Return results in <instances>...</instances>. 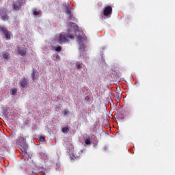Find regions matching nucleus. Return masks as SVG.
<instances>
[{"label":"nucleus","instance_id":"6ab92c4d","mask_svg":"<svg viewBox=\"0 0 175 175\" xmlns=\"http://www.w3.org/2000/svg\"><path fill=\"white\" fill-rule=\"evenodd\" d=\"M76 23H73V22H70L69 23V27H76Z\"/></svg>","mask_w":175,"mask_h":175},{"label":"nucleus","instance_id":"dca6fc26","mask_svg":"<svg viewBox=\"0 0 175 175\" xmlns=\"http://www.w3.org/2000/svg\"><path fill=\"white\" fill-rule=\"evenodd\" d=\"M85 144L90 145L91 144V139H90V137H88L85 141Z\"/></svg>","mask_w":175,"mask_h":175},{"label":"nucleus","instance_id":"aec40b11","mask_svg":"<svg viewBox=\"0 0 175 175\" xmlns=\"http://www.w3.org/2000/svg\"><path fill=\"white\" fill-rule=\"evenodd\" d=\"M39 141L40 142H44V137L40 136V138H39Z\"/></svg>","mask_w":175,"mask_h":175},{"label":"nucleus","instance_id":"b1692460","mask_svg":"<svg viewBox=\"0 0 175 175\" xmlns=\"http://www.w3.org/2000/svg\"><path fill=\"white\" fill-rule=\"evenodd\" d=\"M80 49L83 50V49H84V44L81 45Z\"/></svg>","mask_w":175,"mask_h":175},{"label":"nucleus","instance_id":"4be33fe9","mask_svg":"<svg viewBox=\"0 0 175 175\" xmlns=\"http://www.w3.org/2000/svg\"><path fill=\"white\" fill-rule=\"evenodd\" d=\"M56 59H58L59 61V59H61V57H59V55H56Z\"/></svg>","mask_w":175,"mask_h":175},{"label":"nucleus","instance_id":"1a4fd4ad","mask_svg":"<svg viewBox=\"0 0 175 175\" xmlns=\"http://www.w3.org/2000/svg\"><path fill=\"white\" fill-rule=\"evenodd\" d=\"M38 73V70L35 68L32 69V72L31 74L32 80H36V74Z\"/></svg>","mask_w":175,"mask_h":175},{"label":"nucleus","instance_id":"20e7f679","mask_svg":"<svg viewBox=\"0 0 175 175\" xmlns=\"http://www.w3.org/2000/svg\"><path fill=\"white\" fill-rule=\"evenodd\" d=\"M113 13V8L111 5H108L104 8L103 16L109 17Z\"/></svg>","mask_w":175,"mask_h":175},{"label":"nucleus","instance_id":"2eb2a0df","mask_svg":"<svg viewBox=\"0 0 175 175\" xmlns=\"http://www.w3.org/2000/svg\"><path fill=\"white\" fill-rule=\"evenodd\" d=\"M2 57L4 58V59H8L9 58V53H3Z\"/></svg>","mask_w":175,"mask_h":175},{"label":"nucleus","instance_id":"7ed1b4c3","mask_svg":"<svg viewBox=\"0 0 175 175\" xmlns=\"http://www.w3.org/2000/svg\"><path fill=\"white\" fill-rule=\"evenodd\" d=\"M0 31L4 34V36L7 40H10L12 32L8 31V28L0 26Z\"/></svg>","mask_w":175,"mask_h":175},{"label":"nucleus","instance_id":"6e6552de","mask_svg":"<svg viewBox=\"0 0 175 175\" xmlns=\"http://www.w3.org/2000/svg\"><path fill=\"white\" fill-rule=\"evenodd\" d=\"M20 85L22 88H27L28 87V79L22 78L20 81Z\"/></svg>","mask_w":175,"mask_h":175},{"label":"nucleus","instance_id":"f8f14e48","mask_svg":"<svg viewBox=\"0 0 175 175\" xmlns=\"http://www.w3.org/2000/svg\"><path fill=\"white\" fill-rule=\"evenodd\" d=\"M42 13V11H37L36 8H35L33 11V16H39V14H40Z\"/></svg>","mask_w":175,"mask_h":175},{"label":"nucleus","instance_id":"a211bd4d","mask_svg":"<svg viewBox=\"0 0 175 175\" xmlns=\"http://www.w3.org/2000/svg\"><path fill=\"white\" fill-rule=\"evenodd\" d=\"M64 116H69V113L70 111L66 110V109H64V111H63Z\"/></svg>","mask_w":175,"mask_h":175},{"label":"nucleus","instance_id":"412c9836","mask_svg":"<svg viewBox=\"0 0 175 175\" xmlns=\"http://www.w3.org/2000/svg\"><path fill=\"white\" fill-rule=\"evenodd\" d=\"M81 68H83V66H81V64H77V69H81Z\"/></svg>","mask_w":175,"mask_h":175},{"label":"nucleus","instance_id":"f03ea898","mask_svg":"<svg viewBox=\"0 0 175 175\" xmlns=\"http://www.w3.org/2000/svg\"><path fill=\"white\" fill-rule=\"evenodd\" d=\"M74 38L75 36H73V35H70V33H68V34L61 33L59 36L58 43H59V44L68 43V42H69V38L73 39Z\"/></svg>","mask_w":175,"mask_h":175},{"label":"nucleus","instance_id":"423d86ee","mask_svg":"<svg viewBox=\"0 0 175 175\" xmlns=\"http://www.w3.org/2000/svg\"><path fill=\"white\" fill-rule=\"evenodd\" d=\"M23 6V0H17L14 2L13 8L14 10H21V7Z\"/></svg>","mask_w":175,"mask_h":175},{"label":"nucleus","instance_id":"ddd939ff","mask_svg":"<svg viewBox=\"0 0 175 175\" xmlns=\"http://www.w3.org/2000/svg\"><path fill=\"white\" fill-rule=\"evenodd\" d=\"M62 132H63V133H68L69 132V126H66V127H64L62 129Z\"/></svg>","mask_w":175,"mask_h":175},{"label":"nucleus","instance_id":"f257e3e1","mask_svg":"<svg viewBox=\"0 0 175 175\" xmlns=\"http://www.w3.org/2000/svg\"><path fill=\"white\" fill-rule=\"evenodd\" d=\"M17 143H18L21 146V150L23 154H24V155H26L27 152H28V145L27 144V139L22 136L18 137Z\"/></svg>","mask_w":175,"mask_h":175},{"label":"nucleus","instance_id":"9b49d317","mask_svg":"<svg viewBox=\"0 0 175 175\" xmlns=\"http://www.w3.org/2000/svg\"><path fill=\"white\" fill-rule=\"evenodd\" d=\"M1 19L3 20V21H8L9 20V16L8 15V13L2 15Z\"/></svg>","mask_w":175,"mask_h":175},{"label":"nucleus","instance_id":"4468645a","mask_svg":"<svg viewBox=\"0 0 175 175\" xmlns=\"http://www.w3.org/2000/svg\"><path fill=\"white\" fill-rule=\"evenodd\" d=\"M16 93H17V88H13L12 89H11L12 95H16Z\"/></svg>","mask_w":175,"mask_h":175},{"label":"nucleus","instance_id":"5701e85b","mask_svg":"<svg viewBox=\"0 0 175 175\" xmlns=\"http://www.w3.org/2000/svg\"><path fill=\"white\" fill-rule=\"evenodd\" d=\"M85 100H87L88 102V100H90V96H86L85 98Z\"/></svg>","mask_w":175,"mask_h":175},{"label":"nucleus","instance_id":"9d476101","mask_svg":"<svg viewBox=\"0 0 175 175\" xmlns=\"http://www.w3.org/2000/svg\"><path fill=\"white\" fill-rule=\"evenodd\" d=\"M8 13V10L5 8H0V16L1 17L3 16L4 14H6Z\"/></svg>","mask_w":175,"mask_h":175},{"label":"nucleus","instance_id":"f3484780","mask_svg":"<svg viewBox=\"0 0 175 175\" xmlns=\"http://www.w3.org/2000/svg\"><path fill=\"white\" fill-rule=\"evenodd\" d=\"M55 50V51H57L58 53H59L62 51V47H61V46H57Z\"/></svg>","mask_w":175,"mask_h":175},{"label":"nucleus","instance_id":"0eeeda50","mask_svg":"<svg viewBox=\"0 0 175 175\" xmlns=\"http://www.w3.org/2000/svg\"><path fill=\"white\" fill-rule=\"evenodd\" d=\"M27 50H28L27 48L23 49L18 47L16 51L19 55H21V57H25V55H27Z\"/></svg>","mask_w":175,"mask_h":175},{"label":"nucleus","instance_id":"39448f33","mask_svg":"<svg viewBox=\"0 0 175 175\" xmlns=\"http://www.w3.org/2000/svg\"><path fill=\"white\" fill-rule=\"evenodd\" d=\"M66 14L68 16V18L71 21H75V18L73 17V13L72 12V8L66 7Z\"/></svg>","mask_w":175,"mask_h":175}]
</instances>
